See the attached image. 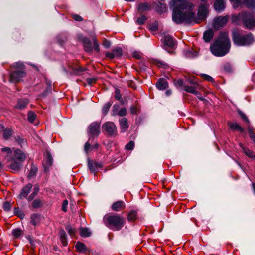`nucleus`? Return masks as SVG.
Instances as JSON below:
<instances>
[{
    "mask_svg": "<svg viewBox=\"0 0 255 255\" xmlns=\"http://www.w3.org/2000/svg\"><path fill=\"white\" fill-rule=\"evenodd\" d=\"M128 220L130 222H134L137 218V212L134 210L130 211L127 216Z\"/></svg>",
    "mask_w": 255,
    "mask_h": 255,
    "instance_id": "nucleus-27",
    "label": "nucleus"
},
{
    "mask_svg": "<svg viewBox=\"0 0 255 255\" xmlns=\"http://www.w3.org/2000/svg\"><path fill=\"white\" fill-rule=\"evenodd\" d=\"M28 120L30 123H33L36 118V115L32 111H29L28 113Z\"/></svg>",
    "mask_w": 255,
    "mask_h": 255,
    "instance_id": "nucleus-38",
    "label": "nucleus"
},
{
    "mask_svg": "<svg viewBox=\"0 0 255 255\" xmlns=\"http://www.w3.org/2000/svg\"><path fill=\"white\" fill-rule=\"evenodd\" d=\"M201 76L205 80H207L208 81H210V82H214V79L212 77H211L210 76H209L208 75H207V74H202L201 75Z\"/></svg>",
    "mask_w": 255,
    "mask_h": 255,
    "instance_id": "nucleus-51",
    "label": "nucleus"
},
{
    "mask_svg": "<svg viewBox=\"0 0 255 255\" xmlns=\"http://www.w3.org/2000/svg\"><path fill=\"white\" fill-rule=\"evenodd\" d=\"M239 146L241 148L242 150H243V152L245 153V154L247 156H248V157L252 159H255V154L252 150H251L250 149H249L248 148L245 147L241 143H239Z\"/></svg>",
    "mask_w": 255,
    "mask_h": 255,
    "instance_id": "nucleus-19",
    "label": "nucleus"
},
{
    "mask_svg": "<svg viewBox=\"0 0 255 255\" xmlns=\"http://www.w3.org/2000/svg\"><path fill=\"white\" fill-rule=\"evenodd\" d=\"M213 37V33L212 30L206 31L204 33L203 39L206 42H210Z\"/></svg>",
    "mask_w": 255,
    "mask_h": 255,
    "instance_id": "nucleus-31",
    "label": "nucleus"
},
{
    "mask_svg": "<svg viewBox=\"0 0 255 255\" xmlns=\"http://www.w3.org/2000/svg\"><path fill=\"white\" fill-rule=\"evenodd\" d=\"M231 2H234V8L242 7L243 5L246 7H254L255 6V0H230Z\"/></svg>",
    "mask_w": 255,
    "mask_h": 255,
    "instance_id": "nucleus-10",
    "label": "nucleus"
},
{
    "mask_svg": "<svg viewBox=\"0 0 255 255\" xmlns=\"http://www.w3.org/2000/svg\"><path fill=\"white\" fill-rule=\"evenodd\" d=\"M81 41L82 42L85 51L88 52H92L93 49L97 52L100 51L99 45L95 37L93 38V47L91 40L88 38L83 37L81 39Z\"/></svg>",
    "mask_w": 255,
    "mask_h": 255,
    "instance_id": "nucleus-7",
    "label": "nucleus"
},
{
    "mask_svg": "<svg viewBox=\"0 0 255 255\" xmlns=\"http://www.w3.org/2000/svg\"><path fill=\"white\" fill-rule=\"evenodd\" d=\"M14 156L20 162H23L26 158V155L20 150L17 149L14 151Z\"/></svg>",
    "mask_w": 255,
    "mask_h": 255,
    "instance_id": "nucleus-26",
    "label": "nucleus"
},
{
    "mask_svg": "<svg viewBox=\"0 0 255 255\" xmlns=\"http://www.w3.org/2000/svg\"><path fill=\"white\" fill-rule=\"evenodd\" d=\"M134 147V142L132 141H130L128 144H126L125 146V148L128 150H132L133 149Z\"/></svg>",
    "mask_w": 255,
    "mask_h": 255,
    "instance_id": "nucleus-46",
    "label": "nucleus"
},
{
    "mask_svg": "<svg viewBox=\"0 0 255 255\" xmlns=\"http://www.w3.org/2000/svg\"><path fill=\"white\" fill-rule=\"evenodd\" d=\"M102 128L110 136H115L117 135V127L112 122L105 123L102 126Z\"/></svg>",
    "mask_w": 255,
    "mask_h": 255,
    "instance_id": "nucleus-8",
    "label": "nucleus"
},
{
    "mask_svg": "<svg viewBox=\"0 0 255 255\" xmlns=\"http://www.w3.org/2000/svg\"><path fill=\"white\" fill-rule=\"evenodd\" d=\"M189 83L190 84H193V86H188L185 85L184 86V90L186 91L187 92L192 93L195 95H197L199 94L198 92L197 91V89L198 87V85L196 83V82H194L192 80H190Z\"/></svg>",
    "mask_w": 255,
    "mask_h": 255,
    "instance_id": "nucleus-13",
    "label": "nucleus"
},
{
    "mask_svg": "<svg viewBox=\"0 0 255 255\" xmlns=\"http://www.w3.org/2000/svg\"><path fill=\"white\" fill-rule=\"evenodd\" d=\"M103 45L106 48H109L111 46V43L109 41L105 39L103 42Z\"/></svg>",
    "mask_w": 255,
    "mask_h": 255,
    "instance_id": "nucleus-59",
    "label": "nucleus"
},
{
    "mask_svg": "<svg viewBox=\"0 0 255 255\" xmlns=\"http://www.w3.org/2000/svg\"><path fill=\"white\" fill-rule=\"evenodd\" d=\"M164 43L165 46L170 48H173L175 44V41L170 36H165L164 38Z\"/></svg>",
    "mask_w": 255,
    "mask_h": 255,
    "instance_id": "nucleus-24",
    "label": "nucleus"
},
{
    "mask_svg": "<svg viewBox=\"0 0 255 255\" xmlns=\"http://www.w3.org/2000/svg\"><path fill=\"white\" fill-rule=\"evenodd\" d=\"M232 39L236 45L241 46H250L255 41V38L252 33L242 34L238 29H235L232 31Z\"/></svg>",
    "mask_w": 255,
    "mask_h": 255,
    "instance_id": "nucleus-5",
    "label": "nucleus"
},
{
    "mask_svg": "<svg viewBox=\"0 0 255 255\" xmlns=\"http://www.w3.org/2000/svg\"><path fill=\"white\" fill-rule=\"evenodd\" d=\"M119 124L121 131L122 132H125L129 127V124L127 119L122 118L119 120Z\"/></svg>",
    "mask_w": 255,
    "mask_h": 255,
    "instance_id": "nucleus-22",
    "label": "nucleus"
},
{
    "mask_svg": "<svg viewBox=\"0 0 255 255\" xmlns=\"http://www.w3.org/2000/svg\"><path fill=\"white\" fill-rule=\"evenodd\" d=\"M189 1L190 0H171L169 2L170 8L173 9L172 20L176 23H200L206 18L209 5H201L196 17L194 6Z\"/></svg>",
    "mask_w": 255,
    "mask_h": 255,
    "instance_id": "nucleus-1",
    "label": "nucleus"
},
{
    "mask_svg": "<svg viewBox=\"0 0 255 255\" xmlns=\"http://www.w3.org/2000/svg\"><path fill=\"white\" fill-rule=\"evenodd\" d=\"M214 7L215 10L218 12L224 11L226 7L225 0H215Z\"/></svg>",
    "mask_w": 255,
    "mask_h": 255,
    "instance_id": "nucleus-16",
    "label": "nucleus"
},
{
    "mask_svg": "<svg viewBox=\"0 0 255 255\" xmlns=\"http://www.w3.org/2000/svg\"><path fill=\"white\" fill-rule=\"evenodd\" d=\"M68 204V202L67 200H64L63 202L62 206V210L64 212L67 211V207Z\"/></svg>",
    "mask_w": 255,
    "mask_h": 255,
    "instance_id": "nucleus-53",
    "label": "nucleus"
},
{
    "mask_svg": "<svg viewBox=\"0 0 255 255\" xmlns=\"http://www.w3.org/2000/svg\"><path fill=\"white\" fill-rule=\"evenodd\" d=\"M39 221V216L37 214H33L31 216L30 223L33 225H36Z\"/></svg>",
    "mask_w": 255,
    "mask_h": 255,
    "instance_id": "nucleus-36",
    "label": "nucleus"
},
{
    "mask_svg": "<svg viewBox=\"0 0 255 255\" xmlns=\"http://www.w3.org/2000/svg\"><path fill=\"white\" fill-rule=\"evenodd\" d=\"M125 208V203L124 201L121 200L114 202L111 206L112 210L116 212L121 211Z\"/></svg>",
    "mask_w": 255,
    "mask_h": 255,
    "instance_id": "nucleus-15",
    "label": "nucleus"
},
{
    "mask_svg": "<svg viewBox=\"0 0 255 255\" xmlns=\"http://www.w3.org/2000/svg\"><path fill=\"white\" fill-rule=\"evenodd\" d=\"M72 18L77 21H82L83 20L82 17L78 14L72 15Z\"/></svg>",
    "mask_w": 255,
    "mask_h": 255,
    "instance_id": "nucleus-56",
    "label": "nucleus"
},
{
    "mask_svg": "<svg viewBox=\"0 0 255 255\" xmlns=\"http://www.w3.org/2000/svg\"><path fill=\"white\" fill-rule=\"evenodd\" d=\"M230 47L231 43L228 33L222 32L217 39L211 45L210 50L214 55L222 57L229 52Z\"/></svg>",
    "mask_w": 255,
    "mask_h": 255,
    "instance_id": "nucleus-2",
    "label": "nucleus"
},
{
    "mask_svg": "<svg viewBox=\"0 0 255 255\" xmlns=\"http://www.w3.org/2000/svg\"><path fill=\"white\" fill-rule=\"evenodd\" d=\"M29 103V100L25 98H21L17 100L15 108L18 109H24Z\"/></svg>",
    "mask_w": 255,
    "mask_h": 255,
    "instance_id": "nucleus-23",
    "label": "nucleus"
},
{
    "mask_svg": "<svg viewBox=\"0 0 255 255\" xmlns=\"http://www.w3.org/2000/svg\"><path fill=\"white\" fill-rule=\"evenodd\" d=\"M151 5L147 2L140 3L138 4L137 10L140 14L150 10Z\"/></svg>",
    "mask_w": 255,
    "mask_h": 255,
    "instance_id": "nucleus-17",
    "label": "nucleus"
},
{
    "mask_svg": "<svg viewBox=\"0 0 255 255\" xmlns=\"http://www.w3.org/2000/svg\"><path fill=\"white\" fill-rule=\"evenodd\" d=\"M106 57L111 59H113L114 57H115L113 51L112 52L107 53L106 54Z\"/></svg>",
    "mask_w": 255,
    "mask_h": 255,
    "instance_id": "nucleus-60",
    "label": "nucleus"
},
{
    "mask_svg": "<svg viewBox=\"0 0 255 255\" xmlns=\"http://www.w3.org/2000/svg\"><path fill=\"white\" fill-rule=\"evenodd\" d=\"M59 236L60 237L61 242L64 246H66L67 244V239L66 237V233L64 230L61 229L59 232Z\"/></svg>",
    "mask_w": 255,
    "mask_h": 255,
    "instance_id": "nucleus-29",
    "label": "nucleus"
},
{
    "mask_svg": "<svg viewBox=\"0 0 255 255\" xmlns=\"http://www.w3.org/2000/svg\"><path fill=\"white\" fill-rule=\"evenodd\" d=\"M230 128L232 130H238L242 133L244 132V129L237 123L230 124Z\"/></svg>",
    "mask_w": 255,
    "mask_h": 255,
    "instance_id": "nucleus-30",
    "label": "nucleus"
},
{
    "mask_svg": "<svg viewBox=\"0 0 255 255\" xmlns=\"http://www.w3.org/2000/svg\"><path fill=\"white\" fill-rule=\"evenodd\" d=\"M232 22L239 26H243L246 29H255V14L242 12L232 16Z\"/></svg>",
    "mask_w": 255,
    "mask_h": 255,
    "instance_id": "nucleus-3",
    "label": "nucleus"
},
{
    "mask_svg": "<svg viewBox=\"0 0 255 255\" xmlns=\"http://www.w3.org/2000/svg\"><path fill=\"white\" fill-rule=\"evenodd\" d=\"M75 248L78 252L82 253H86L88 250V249L85 245L84 243L80 242H78L76 243Z\"/></svg>",
    "mask_w": 255,
    "mask_h": 255,
    "instance_id": "nucleus-28",
    "label": "nucleus"
},
{
    "mask_svg": "<svg viewBox=\"0 0 255 255\" xmlns=\"http://www.w3.org/2000/svg\"><path fill=\"white\" fill-rule=\"evenodd\" d=\"M65 228L68 233L71 236H74L76 232V229L75 228H72L70 225L66 226Z\"/></svg>",
    "mask_w": 255,
    "mask_h": 255,
    "instance_id": "nucleus-44",
    "label": "nucleus"
},
{
    "mask_svg": "<svg viewBox=\"0 0 255 255\" xmlns=\"http://www.w3.org/2000/svg\"><path fill=\"white\" fill-rule=\"evenodd\" d=\"M22 231L19 229L16 228L12 230V235L15 238H18L22 234Z\"/></svg>",
    "mask_w": 255,
    "mask_h": 255,
    "instance_id": "nucleus-39",
    "label": "nucleus"
},
{
    "mask_svg": "<svg viewBox=\"0 0 255 255\" xmlns=\"http://www.w3.org/2000/svg\"><path fill=\"white\" fill-rule=\"evenodd\" d=\"M3 209L4 211L8 212L11 209V204L8 202H5L3 204Z\"/></svg>",
    "mask_w": 255,
    "mask_h": 255,
    "instance_id": "nucleus-48",
    "label": "nucleus"
},
{
    "mask_svg": "<svg viewBox=\"0 0 255 255\" xmlns=\"http://www.w3.org/2000/svg\"><path fill=\"white\" fill-rule=\"evenodd\" d=\"M133 57L137 59H140L142 57V54L140 52L134 51L133 53Z\"/></svg>",
    "mask_w": 255,
    "mask_h": 255,
    "instance_id": "nucleus-52",
    "label": "nucleus"
},
{
    "mask_svg": "<svg viewBox=\"0 0 255 255\" xmlns=\"http://www.w3.org/2000/svg\"><path fill=\"white\" fill-rule=\"evenodd\" d=\"M2 152H6L7 155L5 156V159L7 161H9V158L11 157L12 156V151L11 149L9 147H4L1 149Z\"/></svg>",
    "mask_w": 255,
    "mask_h": 255,
    "instance_id": "nucleus-32",
    "label": "nucleus"
},
{
    "mask_svg": "<svg viewBox=\"0 0 255 255\" xmlns=\"http://www.w3.org/2000/svg\"><path fill=\"white\" fill-rule=\"evenodd\" d=\"M32 187V185L31 183H28L26 186H24L22 189L20 194L19 195V198L22 199L26 197Z\"/></svg>",
    "mask_w": 255,
    "mask_h": 255,
    "instance_id": "nucleus-20",
    "label": "nucleus"
},
{
    "mask_svg": "<svg viewBox=\"0 0 255 255\" xmlns=\"http://www.w3.org/2000/svg\"><path fill=\"white\" fill-rule=\"evenodd\" d=\"M168 83L166 80L160 78L156 84V87L159 90H164L168 87Z\"/></svg>",
    "mask_w": 255,
    "mask_h": 255,
    "instance_id": "nucleus-25",
    "label": "nucleus"
},
{
    "mask_svg": "<svg viewBox=\"0 0 255 255\" xmlns=\"http://www.w3.org/2000/svg\"><path fill=\"white\" fill-rule=\"evenodd\" d=\"M91 149L92 148L90 143L88 142H87L84 146V150L86 153H88Z\"/></svg>",
    "mask_w": 255,
    "mask_h": 255,
    "instance_id": "nucleus-55",
    "label": "nucleus"
},
{
    "mask_svg": "<svg viewBox=\"0 0 255 255\" xmlns=\"http://www.w3.org/2000/svg\"><path fill=\"white\" fill-rule=\"evenodd\" d=\"M118 105L115 104L113 105L112 107V115L115 116L117 115L118 113Z\"/></svg>",
    "mask_w": 255,
    "mask_h": 255,
    "instance_id": "nucleus-54",
    "label": "nucleus"
},
{
    "mask_svg": "<svg viewBox=\"0 0 255 255\" xmlns=\"http://www.w3.org/2000/svg\"><path fill=\"white\" fill-rule=\"evenodd\" d=\"M12 67L15 69V70L10 73L9 81L17 83L20 81L21 79L26 76V73L24 70V65L19 63H15L13 64Z\"/></svg>",
    "mask_w": 255,
    "mask_h": 255,
    "instance_id": "nucleus-6",
    "label": "nucleus"
},
{
    "mask_svg": "<svg viewBox=\"0 0 255 255\" xmlns=\"http://www.w3.org/2000/svg\"><path fill=\"white\" fill-rule=\"evenodd\" d=\"M229 16L226 15L224 16H218L214 19L213 24L215 29H219L222 27H224L227 23L229 19Z\"/></svg>",
    "mask_w": 255,
    "mask_h": 255,
    "instance_id": "nucleus-11",
    "label": "nucleus"
},
{
    "mask_svg": "<svg viewBox=\"0 0 255 255\" xmlns=\"http://www.w3.org/2000/svg\"><path fill=\"white\" fill-rule=\"evenodd\" d=\"M248 132L250 135V137L253 136L255 134L253 132V128L250 126L248 127Z\"/></svg>",
    "mask_w": 255,
    "mask_h": 255,
    "instance_id": "nucleus-62",
    "label": "nucleus"
},
{
    "mask_svg": "<svg viewBox=\"0 0 255 255\" xmlns=\"http://www.w3.org/2000/svg\"><path fill=\"white\" fill-rule=\"evenodd\" d=\"M53 159L49 152H46L45 155V159L43 162V166H44V170L46 171L48 170L49 167L52 164Z\"/></svg>",
    "mask_w": 255,
    "mask_h": 255,
    "instance_id": "nucleus-18",
    "label": "nucleus"
},
{
    "mask_svg": "<svg viewBox=\"0 0 255 255\" xmlns=\"http://www.w3.org/2000/svg\"><path fill=\"white\" fill-rule=\"evenodd\" d=\"M95 165V167L96 169L97 170L99 168H101L102 167L103 165L102 163H98V162H94Z\"/></svg>",
    "mask_w": 255,
    "mask_h": 255,
    "instance_id": "nucleus-64",
    "label": "nucleus"
},
{
    "mask_svg": "<svg viewBox=\"0 0 255 255\" xmlns=\"http://www.w3.org/2000/svg\"><path fill=\"white\" fill-rule=\"evenodd\" d=\"M112 102L109 101L108 103L105 104L102 108V112L104 115H106L112 105Z\"/></svg>",
    "mask_w": 255,
    "mask_h": 255,
    "instance_id": "nucleus-35",
    "label": "nucleus"
},
{
    "mask_svg": "<svg viewBox=\"0 0 255 255\" xmlns=\"http://www.w3.org/2000/svg\"><path fill=\"white\" fill-rule=\"evenodd\" d=\"M175 85L176 86H178L180 87H183L184 88V86H185L184 84V81L182 79H178L177 80L174 81Z\"/></svg>",
    "mask_w": 255,
    "mask_h": 255,
    "instance_id": "nucleus-50",
    "label": "nucleus"
},
{
    "mask_svg": "<svg viewBox=\"0 0 255 255\" xmlns=\"http://www.w3.org/2000/svg\"><path fill=\"white\" fill-rule=\"evenodd\" d=\"M147 19V17L145 15H142L141 17L137 19L136 22L138 25H142L146 22Z\"/></svg>",
    "mask_w": 255,
    "mask_h": 255,
    "instance_id": "nucleus-42",
    "label": "nucleus"
},
{
    "mask_svg": "<svg viewBox=\"0 0 255 255\" xmlns=\"http://www.w3.org/2000/svg\"><path fill=\"white\" fill-rule=\"evenodd\" d=\"M103 221L107 227L114 231L120 230L126 223L125 218L117 214L105 216Z\"/></svg>",
    "mask_w": 255,
    "mask_h": 255,
    "instance_id": "nucleus-4",
    "label": "nucleus"
},
{
    "mask_svg": "<svg viewBox=\"0 0 255 255\" xmlns=\"http://www.w3.org/2000/svg\"><path fill=\"white\" fill-rule=\"evenodd\" d=\"M115 57L117 58L120 57L123 54L122 49L120 47H116L112 50Z\"/></svg>",
    "mask_w": 255,
    "mask_h": 255,
    "instance_id": "nucleus-37",
    "label": "nucleus"
},
{
    "mask_svg": "<svg viewBox=\"0 0 255 255\" xmlns=\"http://www.w3.org/2000/svg\"><path fill=\"white\" fill-rule=\"evenodd\" d=\"M154 64L160 68L166 69L168 67V65L163 61L160 60H155Z\"/></svg>",
    "mask_w": 255,
    "mask_h": 255,
    "instance_id": "nucleus-40",
    "label": "nucleus"
},
{
    "mask_svg": "<svg viewBox=\"0 0 255 255\" xmlns=\"http://www.w3.org/2000/svg\"><path fill=\"white\" fill-rule=\"evenodd\" d=\"M95 165L93 161H89L88 162V167L92 173H95L97 170Z\"/></svg>",
    "mask_w": 255,
    "mask_h": 255,
    "instance_id": "nucleus-43",
    "label": "nucleus"
},
{
    "mask_svg": "<svg viewBox=\"0 0 255 255\" xmlns=\"http://www.w3.org/2000/svg\"><path fill=\"white\" fill-rule=\"evenodd\" d=\"M96 81V79L95 78H87V82L89 84H92L93 83H95Z\"/></svg>",
    "mask_w": 255,
    "mask_h": 255,
    "instance_id": "nucleus-61",
    "label": "nucleus"
},
{
    "mask_svg": "<svg viewBox=\"0 0 255 255\" xmlns=\"http://www.w3.org/2000/svg\"><path fill=\"white\" fill-rule=\"evenodd\" d=\"M149 30L152 32L156 31L158 30V23L155 22L149 26Z\"/></svg>",
    "mask_w": 255,
    "mask_h": 255,
    "instance_id": "nucleus-47",
    "label": "nucleus"
},
{
    "mask_svg": "<svg viewBox=\"0 0 255 255\" xmlns=\"http://www.w3.org/2000/svg\"><path fill=\"white\" fill-rule=\"evenodd\" d=\"M100 123L94 122L92 123L88 127V133L92 137H98L100 133Z\"/></svg>",
    "mask_w": 255,
    "mask_h": 255,
    "instance_id": "nucleus-9",
    "label": "nucleus"
},
{
    "mask_svg": "<svg viewBox=\"0 0 255 255\" xmlns=\"http://www.w3.org/2000/svg\"><path fill=\"white\" fill-rule=\"evenodd\" d=\"M42 205V201L39 199L34 200L32 203V207L35 209L40 207Z\"/></svg>",
    "mask_w": 255,
    "mask_h": 255,
    "instance_id": "nucleus-41",
    "label": "nucleus"
},
{
    "mask_svg": "<svg viewBox=\"0 0 255 255\" xmlns=\"http://www.w3.org/2000/svg\"><path fill=\"white\" fill-rule=\"evenodd\" d=\"M239 114L242 118L247 123H249V120L247 116L243 112H240Z\"/></svg>",
    "mask_w": 255,
    "mask_h": 255,
    "instance_id": "nucleus-57",
    "label": "nucleus"
},
{
    "mask_svg": "<svg viewBox=\"0 0 255 255\" xmlns=\"http://www.w3.org/2000/svg\"><path fill=\"white\" fill-rule=\"evenodd\" d=\"M39 191V187L38 185H35L34 188H33V192L36 194H38V192Z\"/></svg>",
    "mask_w": 255,
    "mask_h": 255,
    "instance_id": "nucleus-63",
    "label": "nucleus"
},
{
    "mask_svg": "<svg viewBox=\"0 0 255 255\" xmlns=\"http://www.w3.org/2000/svg\"><path fill=\"white\" fill-rule=\"evenodd\" d=\"M80 235L82 237H88L91 235V232L87 228H81L80 229Z\"/></svg>",
    "mask_w": 255,
    "mask_h": 255,
    "instance_id": "nucleus-33",
    "label": "nucleus"
},
{
    "mask_svg": "<svg viewBox=\"0 0 255 255\" xmlns=\"http://www.w3.org/2000/svg\"><path fill=\"white\" fill-rule=\"evenodd\" d=\"M153 7L155 11L160 14L165 12L167 10L166 5L160 2L155 3Z\"/></svg>",
    "mask_w": 255,
    "mask_h": 255,
    "instance_id": "nucleus-21",
    "label": "nucleus"
},
{
    "mask_svg": "<svg viewBox=\"0 0 255 255\" xmlns=\"http://www.w3.org/2000/svg\"><path fill=\"white\" fill-rule=\"evenodd\" d=\"M37 171V168L36 166L32 164L31 166L30 170L29 173L27 176L28 178H31L33 177L36 173Z\"/></svg>",
    "mask_w": 255,
    "mask_h": 255,
    "instance_id": "nucleus-34",
    "label": "nucleus"
},
{
    "mask_svg": "<svg viewBox=\"0 0 255 255\" xmlns=\"http://www.w3.org/2000/svg\"><path fill=\"white\" fill-rule=\"evenodd\" d=\"M127 111L126 108H121L119 111H118L117 115L119 116L123 117L127 115Z\"/></svg>",
    "mask_w": 255,
    "mask_h": 255,
    "instance_id": "nucleus-49",
    "label": "nucleus"
},
{
    "mask_svg": "<svg viewBox=\"0 0 255 255\" xmlns=\"http://www.w3.org/2000/svg\"><path fill=\"white\" fill-rule=\"evenodd\" d=\"M0 132L2 133L3 138L7 140L12 136L13 130L11 128H5L2 124H0Z\"/></svg>",
    "mask_w": 255,
    "mask_h": 255,
    "instance_id": "nucleus-14",
    "label": "nucleus"
},
{
    "mask_svg": "<svg viewBox=\"0 0 255 255\" xmlns=\"http://www.w3.org/2000/svg\"><path fill=\"white\" fill-rule=\"evenodd\" d=\"M138 109L136 106H132L130 108V112L132 114L135 115L137 114Z\"/></svg>",
    "mask_w": 255,
    "mask_h": 255,
    "instance_id": "nucleus-58",
    "label": "nucleus"
},
{
    "mask_svg": "<svg viewBox=\"0 0 255 255\" xmlns=\"http://www.w3.org/2000/svg\"><path fill=\"white\" fill-rule=\"evenodd\" d=\"M114 98L115 99L123 102V99H122V96L119 89H116L115 90Z\"/></svg>",
    "mask_w": 255,
    "mask_h": 255,
    "instance_id": "nucleus-45",
    "label": "nucleus"
},
{
    "mask_svg": "<svg viewBox=\"0 0 255 255\" xmlns=\"http://www.w3.org/2000/svg\"><path fill=\"white\" fill-rule=\"evenodd\" d=\"M7 162H11L8 165V167L15 171H19L22 166V162L16 161L15 158L12 157L9 158V161Z\"/></svg>",
    "mask_w": 255,
    "mask_h": 255,
    "instance_id": "nucleus-12",
    "label": "nucleus"
}]
</instances>
